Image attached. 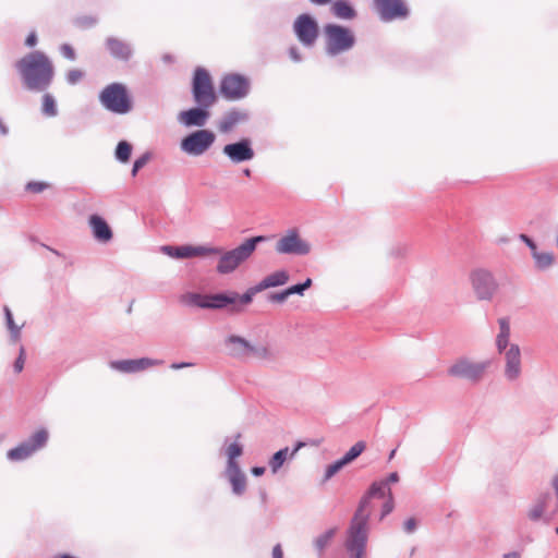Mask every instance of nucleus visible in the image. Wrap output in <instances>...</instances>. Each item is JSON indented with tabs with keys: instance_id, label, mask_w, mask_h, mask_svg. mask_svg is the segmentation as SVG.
Segmentation results:
<instances>
[{
	"instance_id": "f257e3e1",
	"label": "nucleus",
	"mask_w": 558,
	"mask_h": 558,
	"mask_svg": "<svg viewBox=\"0 0 558 558\" xmlns=\"http://www.w3.org/2000/svg\"><path fill=\"white\" fill-rule=\"evenodd\" d=\"M398 481V473L392 472L386 478L374 482L361 499L345 532L344 548L350 558H365L369 534L368 521L372 512L371 500L385 498L386 495L392 494L389 485Z\"/></svg>"
},
{
	"instance_id": "f03ea898",
	"label": "nucleus",
	"mask_w": 558,
	"mask_h": 558,
	"mask_svg": "<svg viewBox=\"0 0 558 558\" xmlns=\"http://www.w3.org/2000/svg\"><path fill=\"white\" fill-rule=\"evenodd\" d=\"M25 87L29 90L41 92L49 87L54 75L51 60L41 51L25 54L16 63Z\"/></svg>"
},
{
	"instance_id": "7ed1b4c3",
	"label": "nucleus",
	"mask_w": 558,
	"mask_h": 558,
	"mask_svg": "<svg viewBox=\"0 0 558 558\" xmlns=\"http://www.w3.org/2000/svg\"><path fill=\"white\" fill-rule=\"evenodd\" d=\"M264 241V236H254L246 239L238 247L225 252L217 265L219 274H230L234 271L243 262H245L255 251L257 243Z\"/></svg>"
},
{
	"instance_id": "20e7f679",
	"label": "nucleus",
	"mask_w": 558,
	"mask_h": 558,
	"mask_svg": "<svg viewBox=\"0 0 558 558\" xmlns=\"http://www.w3.org/2000/svg\"><path fill=\"white\" fill-rule=\"evenodd\" d=\"M99 100L106 109L118 114H125L132 109V99L128 89L120 83L106 86L99 95Z\"/></svg>"
},
{
	"instance_id": "39448f33",
	"label": "nucleus",
	"mask_w": 558,
	"mask_h": 558,
	"mask_svg": "<svg viewBox=\"0 0 558 558\" xmlns=\"http://www.w3.org/2000/svg\"><path fill=\"white\" fill-rule=\"evenodd\" d=\"M192 94L195 102L203 108L211 107L217 100L211 76L204 68L194 71Z\"/></svg>"
},
{
	"instance_id": "423d86ee",
	"label": "nucleus",
	"mask_w": 558,
	"mask_h": 558,
	"mask_svg": "<svg viewBox=\"0 0 558 558\" xmlns=\"http://www.w3.org/2000/svg\"><path fill=\"white\" fill-rule=\"evenodd\" d=\"M326 50L329 54H338L351 49L355 43L352 31L337 24L325 26Z\"/></svg>"
},
{
	"instance_id": "0eeeda50",
	"label": "nucleus",
	"mask_w": 558,
	"mask_h": 558,
	"mask_svg": "<svg viewBox=\"0 0 558 558\" xmlns=\"http://www.w3.org/2000/svg\"><path fill=\"white\" fill-rule=\"evenodd\" d=\"M238 295L233 293L228 294H198V293H186L181 296V302L189 306H196L201 308H222L228 304L234 303Z\"/></svg>"
},
{
	"instance_id": "6e6552de",
	"label": "nucleus",
	"mask_w": 558,
	"mask_h": 558,
	"mask_svg": "<svg viewBox=\"0 0 558 558\" xmlns=\"http://www.w3.org/2000/svg\"><path fill=\"white\" fill-rule=\"evenodd\" d=\"M48 440V432L39 429L34 433L27 440L21 442L15 448L8 451L7 457L11 461H22L29 458L34 452L46 446Z\"/></svg>"
},
{
	"instance_id": "1a4fd4ad",
	"label": "nucleus",
	"mask_w": 558,
	"mask_h": 558,
	"mask_svg": "<svg viewBox=\"0 0 558 558\" xmlns=\"http://www.w3.org/2000/svg\"><path fill=\"white\" fill-rule=\"evenodd\" d=\"M486 368V363L472 362L468 359H461L448 368V373L456 379L475 381L482 379Z\"/></svg>"
},
{
	"instance_id": "9d476101",
	"label": "nucleus",
	"mask_w": 558,
	"mask_h": 558,
	"mask_svg": "<svg viewBox=\"0 0 558 558\" xmlns=\"http://www.w3.org/2000/svg\"><path fill=\"white\" fill-rule=\"evenodd\" d=\"M471 283L478 300H492L498 289L494 276L485 269L474 270L471 274Z\"/></svg>"
},
{
	"instance_id": "9b49d317",
	"label": "nucleus",
	"mask_w": 558,
	"mask_h": 558,
	"mask_svg": "<svg viewBox=\"0 0 558 558\" xmlns=\"http://www.w3.org/2000/svg\"><path fill=\"white\" fill-rule=\"evenodd\" d=\"M215 134L208 130L195 131L181 142L183 151L198 156L205 153L214 143Z\"/></svg>"
},
{
	"instance_id": "f8f14e48",
	"label": "nucleus",
	"mask_w": 558,
	"mask_h": 558,
	"mask_svg": "<svg viewBox=\"0 0 558 558\" xmlns=\"http://www.w3.org/2000/svg\"><path fill=\"white\" fill-rule=\"evenodd\" d=\"M162 252L173 258H193L205 257L209 255L221 254L222 251L218 247H210L205 245H182V246H163Z\"/></svg>"
},
{
	"instance_id": "ddd939ff",
	"label": "nucleus",
	"mask_w": 558,
	"mask_h": 558,
	"mask_svg": "<svg viewBox=\"0 0 558 558\" xmlns=\"http://www.w3.org/2000/svg\"><path fill=\"white\" fill-rule=\"evenodd\" d=\"M248 81L239 74L226 75L220 84V93L229 100H236L246 96L248 92Z\"/></svg>"
},
{
	"instance_id": "4468645a",
	"label": "nucleus",
	"mask_w": 558,
	"mask_h": 558,
	"mask_svg": "<svg viewBox=\"0 0 558 558\" xmlns=\"http://www.w3.org/2000/svg\"><path fill=\"white\" fill-rule=\"evenodd\" d=\"M293 29L299 40L305 46L313 45L318 37V25L308 14H301L295 20Z\"/></svg>"
},
{
	"instance_id": "2eb2a0df",
	"label": "nucleus",
	"mask_w": 558,
	"mask_h": 558,
	"mask_svg": "<svg viewBox=\"0 0 558 558\" xmlns=\"http://www.w3.org/2000/svg\"><path fill=\"white\" fill-rule=\"evenodd\" d=\"M375 8L383 21L404 19L408 8L402 0H374Z\"/></svg>"
},
{
	"instance_id": "dca6fc26",
	"label": "nucleus",
	"mask_w": 558,
	"mask_h": 558,
	"mask_svg": "<svg viewBox=\"0 0 558 558\" xmlns=\"http://www.w3.org/2000/svg\"><path fill=\"white\" fill-rule=\"evenodd\" d=\"M550 501V494H543L538 496L529 507L526 511V518L532 522H544L548 524L554 515V512L548 511Z\"/></svg>"
},
{
	"instance_id": "f3484780",
	"label": "nucleus",
	"mask_w": 558,
	"mask_h": 558,
	"mask_svg": "<svg viewBox=\"0 0 558 558\" xmlns=\"http://www.w3.org/2000/svg\"><path fill=\"white\" fill-rule=\"evenodd\" d=\"M276 251L280 254L303 255L310 252V245L302 241L295 231H291L277 242Z\"/></svg>"
},
{
	"instance_id": "a211bd4d",
	"label": "nucleus",
	"mask_w": 558,
	"mask_h": 558,
	"mask_svg": "<svg viewBox=\"0 0 558 558\" xmlns=\"http://www.w3.org/2000/svg\"><path fill=\"white\" fill-rule=\"evenodd\" d=\"M222 151L232 162L235 163L248 161L255 156L248 138H243L240 142L228 144L223 147Z\"/></svg>"
},
{
	"instance_id": "6ab92c4d",
	"label": "nucleus",
	"mask_w": 558,
	"mask_h": 558,
	"mask_svg": "<svg viewBox=\"0 0 558 558\" xmlns=\"http://www.w3.org/2000/svg\"><path fill=\"white\" fill-rule=\"evenodd\" d=\"M94 238L102 243L111 241L113 233L107 221L99 215H92L88 219Z\"/></svg>"
},
{
	"instance_id": "aec40b11",
	"label": "nucleus",
	"mask_w": 558,
	"mask_h": 558,
	"mask_svg": "<svg viewBox=\"0 0 558 558\" xmlns=\"http://www.w3.org/2000/svg\"><path fill=\"white\" fill-rule=\"evenodd\" d=\"M251 344L246 339L239 336H230L226 339L228 353L239 359H250Z\"/></svg>"
},
{
	"instance_id": "412c9836",
	"label": "nucleus",
	"mask_w": 558,
	"mask_h": 558,
	"mask_svg": "<svg viewBox=\"0 0 558 558\" xmlns=\"http://www.w3.org/2000/svg\"><path fill=\"white\" fill-rule=\"evenodd\" d=\"M207 108H203L199 106V108H192L186 111H182L179 114V120L186 126H203L207 118L209 116Z\"/></svg>"
},
{
	"instance_id": "4be33fe9",
	"label": "nucleus",
	"mask_w": 558,
	"mask_h": 558,
	"mask_svg": "<svg viewBox=\"0 0 558 558\" xmlns=\"http://www.w3.org/2000/svg\"><path fill=\"white\" fill-rule=\"evenodd\" d=\"M521 359L518 345H510L506 352V375L508 380H515L520 373Z\"/></svg>"
},
{
	"instance_id": "5701e85b",
	"label": "nucleus",
	"mask_w": 558,
	"mask_h": 558,
	"mask_svg": "<svg viewBox=\"0 0 558 558\" xmlns=\"http://www.w3.org/2000/svg\"><path fill=\"white\" fill-rule=\"evenodd\" d=\"M226 474L232 485V492L235 495H242L246 488V476L240 466L231 464V468H226Z\"/></svg>"
},
{
	"instance_id": "b1692460",
	"label": "nucleus",
	"mask_w": 558,
	"mask_h": 558,
	"mask_svg": "<svg viewBox=\"0 0 558 558\" xmlns=\"http://www.w3.org/2000/svg\"><path fill=\"white\" fill-rule=\"evenodd\" d=\"M289 280V275L286 270H278L266 276L256 287L257 291L266 290L269 288L286 284Z\"/></svg>"
},
{
	"instance_id": "393cba45",
	"label": "nucleus",
	"mask_w": 558,
	"mask_h": 558,
	"mask_svg": "<svg viewBox=\"0 0 558 558\" xmlns=\"http://www.w3.org/2000/svg\"><path fill=\"white\" fill-rule=\"evenodd\" d=\"M107 47L110 53L117 59L128 60L131 57L132 52L130 47L117 38H109L107 40Z\"/></svg>"
},
{
	"instance_id": "a878e982",
	"label": "nucleus",
	"mask_w": 558,
	"mask_h": 558,
	"mask_svg": "<svg viewBox=\"0 0 558 558\" xmlns=\"http://www.w3.org/2000/svg\"><path fill=\"white\" fill-rule=\"evenodd\" d=\"M331 12L336 17L342 20H352L356 15L355 10L345 0L335 1L331 5Z\"/></svg>"
},
{
	"instance_id": "bb28decb",
	"label": "nucleus",
	"mask_w": 558,
	"mask_h": 558,
	"mask_svg": "<svg viewBox=\"0 0 558 558\" xmlns=\"http://www.w3.org/2000/svg\"><path fill=\"white\" fill-rule=\"evenodd\" d=\"M499 333L497 335L496 343L499 352L505 350L509 342L510 337V323L508 318H499Z\"/></svg>"
},
{
	"instance_id": "cd10ccee",
	"label": "nucleus",
	"mask_w": 558,
	"mask_h": 558,
	"mask_svg": "<svg viewBox=\"0 0 558 558\" xmlns=\"http://www.w3.org/2000/svg\"><path fill=\"white\" fill-rule=\"evenodd\" d=\"M336 533L337 527H331L325 531L324 533L319 534L317 537H315L313 544L319 556H322L325 549L329 546Z\"/></svg>"
},
{
	"instance_id": "c85d7f7f",
	"label": "nucleus",
	"mask_w": 558,
	"mask_h": 558,
	"mask_svg": "<svg viewBox=\"0 0 558 558\" xmlns=\"http://www.w3.org/2000/svg\"><path fill=\"white\" fill-rule=\"evenodd\" d=\"M150 362L147 359H141V360H128L122 361L117 364V367L126 373H133L141 369H144L145 367L149 366Z\"/></svg>"
},
{
	"instance_id": "c756f323",
	"label": "nucleus",
	"mask_w": 558,
	"mask_h": 558,
	"mask_svg": "<svg viewBox=\"0 0 558 558\" xmlns=\"http://www.w3.org/2000/svg\"><path fill=\"white\" fill-rule=\"evenodd\" d=\"M290 460L289 448L284 447L277 451L269 460V468L272 474L279 472L286 461Z\"/></svg>"
},
{
	"instance_id": "7c9ffc66",
	"label": "nucleus",
	"mask_w": 558,
	"mask_h": 558,
	"mask_svg": "<svg viewBox=\"0 0 558 558\" xmlns=\"http://www.w3.org/2000/svg\"><path fill=\"white\" fill-rule=\"evenodd\" d=\"M270 360L275 357V351L267 344H251L250 359Z\"/></svg>"
},
{
	"instance_id": "2f4dec72",
	"label": "nucleus",
	"mask_w": 558,
	"mask_h": 558,
	"mask_svg": "<svg viewBox=\"0 0 558 558\" xmlns=\"http://www.w3.org/2000/svg\"><path fill=\"white\" fill-rule=\"evenodd\" d=\"M537 268L545 269L553 265L554 255L550 252H539L537 248L532 252Z\"/></svg>"
},
{
	"instance_id": "473e14b6",
	"label": "nucleus",
	"mask_w": 558,
	"mask_h": 558,
	"mask_svg": "<svg viewBox=\"0 0 558 558\" xmlns=\"http://www.w3.org/2000/svg\"><path fill=\"white\" fill-rule=\"evenodd\" d=\"M242 452H243V448L240 444H238V442L230 444L226 449V454L228 457L227 468H231V464H233L234 466H239L235 459L238 457H240L242 454Z\"/></svg>"
},
{
	"instance_id": "72a5a7b5",
	"label": "nucleus",
	"mask_w": 558,
	"mask_h": 558,
	"mask_svg": "<svg viewBox=\"0 0 558 558\" xmlns=\"http://www.w3.org/2000/svg\"><path fill=\"white\" fill-rule=\"evenodd\" d=\"M366 448L364 441H357L354 444L349 451L342 457L343 461L349 464L353 460H355Z\"/></svg>"
},
{
	"instance_id": "f704fd0d",
	"label": "nucleus",
	"mask_w": 558,
	"mask_h": 558,
	"mask_svg": "<svg viewBox=\"0 0 558 558\" xmlns=\"http://www.w3.org/2000/svg\"><path fill=\"white\" fill-rule=\"evenodd\" d=\"M4 313H5L7 326L11 332V336L14 341H17L20 338L21 327L15 324V322L13 319V315L8 306L4 307Z\"/></svg>"
},
{
	"instance_id": "c9c22d12",
	"label": "nucleus",
	"mask_w": 558,
	"mask_h": 558,
	"mask_svg": "<svg viewBox=\"0 0 558 558\" xmlns=\"http://www.w3.org/2000/svg\"><path fill=\"white\" fill-rule=\"evenodd\" d=\"M43 112L48 117H54L57 114L56 101L50 94L43 96Z\"/></svg>"
},
{
	"instance_id": "e433bc0d",
	"label": "nucleus",
	"mask_w": 558,
	"mask_h": 558,
	"mask_svg": "<svg viewBox=\"0 0 558 558\" xmlns=\"http://www.w3.org/2000/svg\"><path fill=\"white\" fill-rule=\"evenodd\" d=\"M131 153H132V146L128 142L122 141L118 144L117 149H116V156L120 161H122V162L129 161V159L131 157Z\"/></svg>"
},
{
	"instance_id": "4c0bfd02",
	"label": "nucleus",
	"mask_w": 558,
	"mask_h": 558,
	"mask_svg": "<svg viewBox=\"0 0 558 558\" xmlns=\"http://www.w3.org/2000/svg\"><path fill=\"white\" fill-rule=\"evenodd\" d=\"M345 465H347V463L343 461L342 458L335 461L333 463L329 464L325 472V481L330 480L333 475H336Z\"/></svg>"
},
{
	"instance_id": "58836bf2",
	"label": "nucleus",
	"mask_w": 558,
	"mask_h": 558,
	"mask_svg": "<svg viewBox=\"0 0 558 558\" xmlns=\"http://www.w3.org/2000/svg\"><path fill=\"white\" fill-rule=\"evenodd\" d=\"M383 499H384V504L381 506V512H380L379 520H383L385 517H387L389 513H391L395 508V501H393L392 494L386 495V497Z\"/></svg>"
},
{
	"instance_id": "ea45409f",
	"label": "nucleus",
	"mask_w": 558,
	"mask_h": 558,
	"mask_svg": "<svg viewBox=\"0 0 558 558\" xmlns=\"http://www.w3.org/2000/svg\"><path fill=\"white\" fill-rule=\"evenodd\" d=\"M239 121V117L236 113H230L223 121H221L219 125V130L221 132H229L233 125Z\"/></svg>"
},
{
	"instance_id": "a19ab883",
	"label": "nucleus",
	"mask_w": 558,
	"mask_h": 558,
	"mask_svg": "<svg viewBox=\"0 0 558 558\" xmlns=\"http://www.w3.org/2000/svg\"><path fill=\"white\" fill-rule=\"evenodd\" d=\"M312 286V279H306L304 283L295 284L287 289L289 296L291 294L298 293L303 294V292Z\"/></svg>"
},
{
	"instance_id": "79ce46f5",
	"label": "nucleus",
	"mask_w": 558,
	"mask_h": 558,
	"mask_svg": "<svg viewBox=\"0 0 558 558\" xmlns=\"http://www.w3.org/2000/svg\"><path fill=\"white\" fill-rule=\"evenodd\" d=\"M84 76L83 71L78 69L70 70L66 74V80L70 84H76L78 83Z\"/></svg>"
},
{
	"instance_id": "37998d69",
	"label": "nucleus",
	"mask_w": 558,
	"mask_h": 558,
	"mask_svg": "<svg viewBox=\"0 0 558 558\" xmlns=\"http://www.w3.org/2000/svg\"><path fill=\"white\" fill-rule=\"evenodd\" d=\"M60 51L62 53V56L68 59V60H75L76 58V54H75V50L74 48L69 45V44H63L61 47H60Z\"/></svg>"
},
{
	"instance_id": "c03bdc74",
	"label": "nucleus",
	"mask_w": 558,
	"mask_h": 558,
	"mask_svg": "<svg viewBox=\"0 0 558 558\" xmlns=\"http://www.w3.org/2000/svg\"><path fill=\"white\" fill-rule=\"evenodd\" d=\"M48 186L47 183L44 182H29L26 185L27 191L33 193H40Z\"/></svg>"
},
{
	"instance_id": "a18cd8bd",
	"label": "nucleus",
	"mask_w": 558,
	"mask_h": 558,
	"mask_svg": "<svg viewBox=\"0 0 558 558\" xmlns=\"http://www.w3.org/2000/svg\"><path fill=\"white\" fill-rule=\"evenodd\" d=\"M24 363H25V351H24V348H21L20 349V355H19V357L16 359V361L14 363V371L16 373L22 372V369L24 367Z\"/></svg>"
},
{
	"instance_id": "49530a36",
	"label": "nucleus",
	"mask_w": 558,
	"mask_h": 558,
	"mask_svg": "<svg viewBox=\"0 0 558 558\" xmlns=\"http://www.w3.org/2000/svg\"><path fill=\"white\" fill-rule=\"evenodd\" d=\"M416 526H417V523L414 518H410V519L405 520L403 523L404 532L408 534L413 533L416 530Z\"/></svg>"
},
{
	"instance_id": "de8ad7c7",
	"label": "nucleus",
	"mask_w": 558,
	"mask_h": 558,
	"mask_svg": "<svg viewBox=\"0 0 558 558\" xmlns=\"http://www.w3.org/2000/svg\"><path fill=\"white\" fill-rule=\"evenodd\" d=\"M289 296L287 289L279 293H274L269 296V300L274 303H282Z\"/></svg>"
},
{
	"instance_id": "09e8293b",
	"label": "nucleus",
	"mask_w": 558,
	"mask_h": 558,
	"mask_svg": "<svg viewBox=\"0 0 558 558\" xmlns=\"http://www.w3.org/2000/svg\"><path fill=\"white\" fill-rule=\"evenodd\" d=\"M147 160L148 158L146 156H142L138 159H136L133 165L132 174L135 175L137 171L146 165Z\"/></svg>"
},
{
	"instance_id": "8fccbe9b",
	"label": "nucleus",
	"mask_w": 558,
	"mask_h": 558,
	"mask_svg": "<svg viewBox=\"0 0 558 558\" xmlns=\"http://www.w3.org/2000/svg\"><path fill=\"white\" fill-rule=\"evenodd\" d=\"M37 44V36L34 32H32L25 39V45L27 47H34Z\"/></svg>"
},
{
	"instance_id": "3c124183",
	"label": "nucleus",
	"mask_w": 558,
	"mask_h": 558,
	"mask_svg": "<svg viewBox=\"0 0 558 558\" xmlns=\"http://www.w3.org/2000/svg\"><path fill=\"white\" fill-rule=\"evenodd\" d=\"M520 238L530 247L531 252L537 248L536 244L527 235L521 234Z\"/></svg>"
},
{
	"instance_id": "603ef678",
	"label": "nucleus",
	"mask_w": 558,
	"mask_h": 558,
	"mask_svg": "<svg viewBox=\"0 0 558 558\" xmlns=\"http://www.w3.org/2000/svg\"><path fill=\"white\" fill-rule=\"evenodd\" d=\"M304 446H305V442H303V441H298V442H296V445H295V447H294L291 451L289 450V453H290V460H292V459L296 456V453L299 452V450H300L301 448H303Z\"/></svg>"
},
{
	"instance_id": "864d4df0",
	"label": "nucleus",
	"mask_w": 558,
	"mask_h": 558,
	"mask_svg": "<svg viewBox=\"0 0 558 558\" xmlns=\"http://www.w3.org/2000/svg\"><path fill=\"white\" fill-rule=\"evenodd\" d=\"M551 486L555 492V496L558 500V470L556 471V473L554 474V476L551 478Z\"/></svg>"
},
{
	"instance_id": "5fc2aeb1",
	"label": "nucleus",
	"mask_w": 558,
	"mask_h": 558,
	"mask_svg": "<svg viewBox=\"0 0 558 558\" xmlns=\"http://www.w3.org/2000/svg\"><path fill=\"white\" fill-rule=\"evenodd\" d=\"M272 558H283V551H282V549H281L280 544H277V545L272 548Z\"/></svg>"
},
{
	"instance_id": "6e6d98bb",
	"label": "nucleus",
	"mask_w": 558,
	"mask_h": 558,
	"mask_svg": "<svg viewBox=\"0 0 558 558\" xmlns=\"http://www.w3.org/2000/svg\"><path fill=\"white\" fill-rule=\"evenodd\" d=\"M265 473V468L264 466H254L252 468V474L254 476H260Z\"/></svg>"
},
{
	"instance_id": "4d7b16f0",
	"label": "nucleus",
	"mask_w": 558,
	"mask_h": 558,
	"mask_svg": "<svg viewBox=\"0 0 558 558\" xmlns=\"http://www.w3.org/2000/svg\"><path fill=\"white\" fill-rule=\"evenodd\" d=\"M240 302L244 305L252 302V295L250 293H245L242 296L239 298Z\"/></svg>"
},
{
	"instance_id": "13d9d810",
	"label": "nucleus",
	"mask_w": 558,
	"mask_h": 558,
	"mask_svg": "<svg viewBox=\"0 0 558 558\" xmlns=\"http://www.w3.org/2000/svg\"><path fill=\"white\" fill-rule=\"evenodd\" d=\"M290 54H291V58L294 61H299L300 60V56H299V52H298L296 48H291Z\"/></svg>"
},
{
	"instance_id": "bf43d9fd",
	"label": "nucleus",
	"mask_w": 558,
	"mask_h": 558,
	"mask_svg": "<svg viewBox=\"0 0 558 558\" xmlns=\"http://www.w3.org/2000/svg\"><path fill=\"white\" fill-rule=\"evenodd\" d=\"M312 3L317 5H325L330 3L332 0H310Z\"/></svg>"
},
{
	"instance_id": "052dcab7",
	"label": "nucleus",
	"mask_w": 558,
	"mask_h": 558,
	"mask_svg": "<svg viewBox=\"0 0 558 558\" xmlns=\"http://www.w3.org/2000/svg\"><path fill=\"white\" fill-rule=\"evenodd\" d=\"M502 558H520V554L517 551L507 553L502 556Z\"/></svg>"
},
{
	"instance_id": "680f3d73",
	"label": "nucleus",
	"mask_w": 558,
	"mask_h": 558,
	"mask_svg": "<svg viewBox=\"0 0 558 558\" xmlns=\"http://www.w3.org/2000/svg\"><path fill=\"white\" fill-rule=\"evenodd\" d=\"M191 364H187V363H183V364H172L171 367L173 369H179L181 367H184V366H190Z\"/></svg>"
},
{
	"instance_id": "e2e57ef3",
	"label": "nucleus",
	"mask_w": 558,
	"mask_h": 558,
	"mask_svg": "<svg viewBox=\"0 0 558 558\" xmlns=\"http://www.w3.org/2000/svg\"><path fill=\"white\" fill-rule=\"evenodd\" d=\"M395 454H396V450H392V451L390 452V454H389V460L393 459Z\"/></svg>"
},
{
	"instance_id": "0e129e2a",
	"label": "nucleus",
	"mask_w": 558,
	"mask_h": 558,
	"mask_svg": "<svg viewBox=\"0 0 558 558\" xmlns=\"http://www.w3.org/2000/svg\"><path fill=\"white\" fill-rule=\"evenodd\" d=\"M244 174H245L246 177H250V175H251V170H250V169H245V170H244Z\"/></svg>"
},
{
	"instance_id": "69168bd1",
	"label": "nucleus",
	"mask_w": 558,
	"mask_h": 558,
	"mask_svg": "<svg viewBox=\"0 0 558 558\" xmlns=\"http://www.w3.org/2000/svg\"><path fill=\"white\" fill-rule=\"evenodd\" d=\"M0 131H1L3 134H5V133H7V130H5V128H4L3 125H0Z\"/></svg>"
},
{
	"instance_id": "338daca9",
	"label": "nucleus",
	"mask_w": 558,
	"mask_h": 558,
	"mask_svg": "<svg viewBox=\"0 0 558 558\" xmlns=\"http://www.w3.org/2000/svg\"><path fill=\"white\" fill-rule=\"evenodd\" d=\"M556 533L558 534V525H557V529H556Z\"/></svg>"
}]
</instances>
